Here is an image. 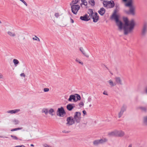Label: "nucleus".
<instances>
[{
    "label": "nucleus",
    "mask_w": 147,
    "mask_h": 147,
    "mask_svg": "<svg viewBox=\"0 0 147 147\" xmlns=\"http://www.w3.org/2000/svg\"><path fill=\"white\" fill-rule=\"evenodd\" d=\"M93 144L95 146H97L100 144L99 140H94L93 142Z\"/></svg>",
    "instance_id": "393cba45"
},
{
    "label": "nucleus",
    "mask_w": 147,
    "mask_h": 147,
    "mask_svg": "<svg viewBox=\"0 0 147 147\" xmlns=\"http://www.w3.org/2000/svg\"><path fill=\"white\" fill-rule=\"evenodd\" d=\"M5 138H8V137H5Z\"/></svg>",
    "instance_id": "052dcab7"
},
{
    "label": "nucleus",
    "mask_w": 147,
    "mask_h": 147,
    "mask_svg": "<svg viewBox=\"0 0 147 147\" xmlns=\"http://www.w3.org/2000/svg\"><path fill=\"white\" fill-rule=\"evenodd\" d=\"M91 106H92V105H91V104H90V105H89V107H91Z\"/></svg>",
    "instance_id": "4d7b16f0"
},
{
    "label": "nucleus",
    "mask_w": 147,
    "mask_h": 147,
    "mask_svg": "<svg viewBox=\"0 0 147 147\" xmlns=\"http://www.w3.org/2000/svg\"><path fill=\"white\" fill-rule=\"evenodd\" d=\"M13 123L15 125H17L19 123V121L18 120L14 119L12 121Z\"/></svg>",
    "instance_id": "72a5a7b5"
},
{
    "label": "nucleus",
    "mask_w": 147,
    "mask_h": 147,
    "mask_svg": "<svg viewBox=\"0 0 147 147\" xmlns=\"http://www.w3.org/2000/svg\"><path fill=\"white\" fill-rule=\"evenodd\" d=\"M88 2L89 4L92 6H94L95 5V2L94 0H89Z\"/></svg>",
    "instance_id": "c85d7f7f"
},
{
    "label": "nucleus",
    "mask_w": 147,
    "mask_h": 147,
    "mask_svg": "<svg viewBox=\"0 0 147 147\" xmlns=\"http://www.w3.org/2000/svg\"><path fill=\"white\" fill-rule=\"evenodd\" d=\"M123 21L125 23L123 26H122V29H123L124 34L127 35L133 32L135 26V23L134 20L129 21L127 18H124Z\"/></svg>",
    "instance_id": "f257e3e1"
},
{
    "label": "nucleus",
    "mask_w": 147,
    "mask_h": 147,
    "mask_svg": "<svg viewBox=\"0 0 147 147\" xmlns=\"http://www.w3.org/2000/svg\"><path fill=\"white\" fill-rule=\"evenodd\" d=\"M123 113L120 111L118 113V117L120 118L123 114Z\"/></svg>",
    "instance_id": "e433bc0d"
},
{
    "label": "nucleus",
    "mask_w": 147,
    "mask_h": 147,
    "mask_svg": "<svg viewBox=\"0 0 147 147\" xmlns=\"http://www.w3.org/2000/svg\"><path fill=\"white\" fill-rule=\"evenodd\" d=\"M76 62L78 63H79L80 64H81L82 65H83V63L80 61L78 59H76Z\"/></svg>",
    "instance_id": "58836bf2"
},
{
    "label": "nucleus",
    "mask_w": 147,
    "mask_h": 147,
    "mask_svg": "<svg viewBox=\"0 0 147 147\" xmlns=\"http://www.w3.org/2000/svg\"><path fill=\"white\" fill-rule=\"evenodd\" d=\"M81 113L80 112H76L75 113L74 116V120L77 123L80 122L81 117Z\"/></svg>",
    "instance_id": "0eeeda50"
},
{
    "label": "nucleus",
    "mask_w": 147,
    "mask_h": 147,
    "mask_svg": "<svg viewBox=\"0 0 147 147\" xmlns=\"http://www.w3.org/2000/svg\"><path fill=\"white\" fill-rule=\"evenodd\" d=\"M88 13L89 14V17H91V16H92L93 15H94L93 11L92 10L90 9H88Z\"/></svg>",
    "instance_id": "aec40b11"
},
{
    "label": "nucleus",
    "mask_w": 147,
    "mask_h": 147,
    "mask_svg": "<svg viewBox=\"0 0 147 147\" xmlns=\"http://www.w3.org/2000/svg\"><path fill=\"white\" fill-rule=\"evenodd\" d=\"M100 1H104V0H100Z\"/></svg>",
    "instance_id": "bf43d9fd"
},
{
    "label": "nucleus",
    "mask_w": 147,
    "mask_h": 147,
    "mask_svg": "<svg viewBox=\"0 0 147 147\" xmlns=\"http://www.w3.org/2000/svg\"><path fill=\"white\" fill-rule=\"evenodd\" d=\"M62 132L65 133H69L70 131H66L65 130H63L62 131Z\"/></svg>",
    "instance_id": "de8ad7c7"
},
{
    "label": "nucleus",
    "mask_w": 147,
    "mask_h": 147,
    "mask_svg": "<svg viewBox=\"0 0 147 147\" xmlns=\"http://www.w3.org/2000/svg\"><path fill=\"white\" fill-rule=\"evenodd\" d=\"M59 13H56L55 14V16L57 18L59 16Z\"/></svg>",
    "instance_id": "37998d69"
},
{
    "label": "nucleus",
    "mask_w": 147,
    "mask_h": 147,
    "mask_svg": "<svg viewBox=\"0 0 147 147\" xmlns=\"http://www.w3.org/2000/svg\"><path fill=\"white\" fill-rule=\"evenodd\" d=\"M102 4L104 7L107 8H113L115 5L114 1L112 0L109 1L104 0L103 1Z\"/></svg>",
    "instance_id": "20e7f679"
},
{
    "label": "nucleus",
    "mask_w": 147,
    "mask_h": 147,
    "mask_svg": "<svg viewBox=\"0 0 147 147\" xmlns=\"http://www.w3.org/2000/svg\"><path fill=\"white\" fill-rule=\"evenodd\" d=\"M66 114V112L65 111L63 108L61 107L58 108L57 111V115L59 117H63Z\"/></svg>",
    "instance_id": "423d86ee"
},
{
    "label": "nucleus",
    "mask_w": 147,
    "mask_h": 147,
    "mask_svg": "<svg viewBox=\"0 0 147 147\" xmlns=\"http://www.w3.org/2000/svg\"><path fill=\"white\" fill-rule=\"evenodd\" d=\"M115 83H116V84H117L120 85H122V83L121 79L120 77H116L115 78Z\"/></svg>",
    "instance_id": "2eb2a0df"
},
{
    "label": "nucleus",
    "mask_w": 147,
    "mask_h": 147,
    "mask_svg": "<svg viewBox=\"0 0 147 147\" xmlns=\"http://www.w3.org/2000/svg\"><path fill=\"white\" fill-rule=\"evenodd\" d=\"M8 35L10 37H15L16 36V34L15 32L10 31H8L7 32Z\"/></svg>",
    "instance_id": "a211bd4d"
},
{
    "label": "nucleus",
    "mask_w": 147,
    "mask_h": 147,
    "mask_svg": "<svg viewBox=\"0 0 147 147\" xmlns=\"http://www.w3.org/2000/svg\"><path fill=\"white\" fill-rule=\"evenodd\" d=\"M72 100H73L74 101L76 102V100L75 99V95H71L69 97L68 99V100L69 101H71Z\"/></svg>",
    "instance_id": "dca6fc26"
},
{
    "label": "nucleus",
    "mask_w": 147,
    "mask_h": 147,
    "mask_svg": "<svg viewBox=\"0 0 147 147\" xmlns=\"http://www.w3.org/2000/svg\"><path fill=\"white\" fill-rule=\"evenodd\" d=\"M126 106L124 105H123L121 108L120 111L123 113L125 111H126Z\"/></svg>",
    "instance_id": "4be33fe9"
},
{
    "label": "nucleus",
    "mask_w": 147,
    "mask_h": 147,
    "mask_svg": "<svg viewBox=\"0 0 147 147\" xmlns=\"http://www.w3.org/2000/svg\"><path fill=\"white\" fill-rule=\"evenodd\" d=\"M13 62L15 66H17L18 65L19 63V61L16 59H13Z\"/></svg>",
    "instance_id": "cd10ccee"
},
{
    "label": "nucleus",
    "mask_w": 147,
    "mask_h": 147,
    "mask_svg": "<svg viewBox=\"0 0 147 147\" xmlns=\"http://www.w3.org/2000/svg\"><path fill=\"white\" fill-rule=\"evenodd\" d=\"M66 124L71 125L75 123V120L72 117H69L67 118Z\"/></svg>",
    "instance_id": "6e6552de"
},
{
    "label": "nucleus",
    "mask_w": 147,
    "mask_h": 147,
    "mask_svg": "<svg viewBox=\"0 0 147 147\" xmlns=\"http://www.w3.org/2000/svg\"><path fill=\"white\" fill-rule=\"evenodd\" d=\"M80 50L82 52V54L86 57H88L89 55H87L84 51L82 47H80Z\"/></svg>",
    "instance_id": "5701e85b"
},
{
    "label": "nucleus",
    "mask_w": 147,
    "mask_h": 147,
    "mask_svg": "<svg viewBox=\"0 0 147 147\" xmlns=\"http://www.w3.org/2000/svg\"><path fill=\"white\" fill-rule=\"evenodd\" d=\"M105 9L103 7H102L99 10L98 13L101 16H103L105 13Z\"/></svg>",
    "instance_id": "f3484780"
},
{
    "label": "nucleus",
    "mask_w": 147,
    "mask_h": 147,
    "mask_svg": "<svg viewBox=\"0 0 147 147\" xmlns=\"http://www.w3.org/2000/svg\"><path fill=\"white\" fill-rule=\"evenodd\" d=\"M122 1L125 2L127 1V3L125 4L124 5L126 7H129V10H125L124 11V12L128 15L134 16L135 14V7L133 5L134 0H122Z\"/></svg>",
    "instance_id": "7ed1b4c3"
},
{
    "label": "nucleus",
    "mask_w": 147,
    "mask_h": 147,
    "mask_svg": "<svg viewBox=\"0 0 147 147\" xmlns=\"http://www.w3.org/2000/svg\"><path fill=\"white\" fill-rule=\"evenodd\" d=\"M32 39L34 40H37L39 42L40 41L39 38L36 36H35V37L33 38Z\"/></svg>",
    "instance_id": "c9c22d12"
},
{
    "label": "nucleus",
    "mask_w": 147,
    "mask_h": 147,
    "mask_svg": "<svg viewBox=\"0 0 147 147\" xmlns=\"http://www.w3.org/2000/svg\"><path fill=\"white\" fill-rule=\"evenodd\" d=\"M22 129V127H18V128L11 129V131H17V130H20V129Z\"/></svg>",
    "instance_id": "f704fd0d"
},
{
    "label": "nucleus",
    "mask_w": 147,
    "mask_h": 147,
    "mask_svg": "<svg viewBox=\"0 0 147 147\" xmlns=\"http://www.w3.org/2000/svg\"><path fill=\"white\" fill-rule=\"evenodd\" d=\"M86 0H82V3H80V5L81 6H82L83 4L85 5V6H86L87 5V3L86 1H85Z\"/></svg>",
    "instance_id": "473e14b6"
},
{
    "label": "nucleus",
    "mask_w": 147,
    "mask_h": 147,
    "mask_svg": "<svg viewBox=\"0 0 147 147\" xmlns=\"http://www.w3.org/2000/svg\"><path fill=\"white\" fill-rule=\"evenodd\" d=\"M82 112L84 115H85L86 114V112L85 110H83Z\"/></svg>",
    "instance_id": "3c124183"
},
{
    "label": "nucleus",
    "mask_w": 147,
    "mask_h": 147,
    "mask_svg": "<svg viewBox=\"0 0 147 147\" xmlns=\"http://www.w3.org/2000/svg\"><path fill=\"white\" fill-rule=\"evenodd\" d=\"M108 82H109L111 87L114 86L116 85V83H115V82H114L111 80H109L108 81Z\"/></svg>",
    "instance_id": "6ab92c4d"
},
{
    "label": "nucleus",
    "mask_w": 147,
    "mask_h": 147,
    "mask_svg": "<svg viewBox=\"0 0 147 147\" xmlns=\"http://www.w3.org/2000/svg\"><path fill=\"white\" fill-rule=\"evenodd\" d=\"M145 92L146 94H147V87L146 88Z\"/></svg>",
    "instance_id": "864d4df0"
},
{
    "label": "nucleus",
    "mask_w": 147,
    "mask_h": 147,
    "mask_svg": "<svg viewBox=\"0 0 147 147\" xmlns=\"http://www.w3.org/2000/svg\"><path fill=\"white\" fill-rule=\"evenodd\" d=\"M48 110L46 108H44L42 110V113H44L46 115H47L48 113Z\"/></svg>",
    "instance_id": "c756f323"
},
{
    "label": "nucleus",
    "mask_w": 147,
    "mask_h": 147,
    "mask_svg": "<svg viewBox=\"0 0 147 147\" xmlns=\"http://www.w3.org/2000/svg\"><path fill=\"white\" fill-rule=\"evenodd\" d=\"M80 18L81 20L86 21H88L90 20V18L86 14H85L83 16H81Z\"/></svg>",
    "instance_id": "9b49d317"
},
{
    "label": "nucleus",
    "mask_w": 147,
    "mask_h": 147,
    "mask_svg": "<svg viewBox=\"0 0 147 147\" xmlns=\"http://www.w3.org/2000/svg\"><path fill=\"white\" fill-rule=\"evenodd\" d=\"M71 22L72 23H73L74 22V21L73 19H72L71 18Z\"/></svg>",
    "instance_id": "603ef678"
},
{
    "label": "nucleus",
    "mask_w": 147,
    "mask_h": 147,
    "mask_svg": "<svg viewBox=\"0 0 147 147\" xmlns=\"http://www.w3.org/2000/svg\"><path fill=\"white\" fill-rule=\"evenodd\" d=\"M125 135L124 132L121 130H117V137H122Z\"/></svg>",
    "instance_id": "ddd939ff"
},
{
    "label": "nucleus",
    "mask_w": 147,
    "mask_h": 147,
    "mask_svg": "<svg viewBox=\"0 0 147 147\" xmlns=\"http://www.w3.org/2000/svg\"><path fill=\"white\" fill-rule=\"evenodd\" d=\"M143 123L144 125H147V116L144 117Z\"/></svg>",
    "instance_id": "bb28decb"
},
{
    "label": "nucleus",
    "mask_w": 147,
    "mask_h": 147,
    "mask_svg": "<svg viewBox=\"0 0 147 147\" xmlns=\"http://www.w3.org/2000/svg\"><path fill=\"white\" fill-rule=\"evenodd\" d=\"M91 100V98L90 97H89L88 98V102H90Z\"/></svg>",
    "instance_id": "c03bdc74"
},
{
    "label": "nucleus",
    "mask_w": 147,
    "mask_h": 147,
    "mask_svg": "<svg viewBox=\"0 0 147 147\" xmlns=\"http://www.w3.org/2000/svg\"><path fill=\"white\" fill-rule=\"evenodd\" d=\"M79 105L80 107H82L84 106V104L82 102H81L79 104Z\"/></svg>",
    "instance_id": "ea45409f"
},
{
    "label": "nucleus",
    "mask_w": 147,
    "mask_h": 147,
    "mask_svg": "<svg viewBox=\"0 0 147 147\" xmlns=\"http://www.w3.org/2000/svg\"><path fill=\"white\" fill-rule=\"evenodd\" d=\"M109 134L112 136H117V130H115L114 131L109 133Z\"/></svg>",
    "instance_id": "412c9836"
},
{
    "label": "nucleus",
    "mask_w": 147,
    "mask_h": 147,
    "mask_svg": "<svg viewBox=\"0 0 147 147\" xmlns=\"http://www.w3.org/2000/svg\"><path fill=\"white\" fill-rule=\"evenodd\" d=\"M48 113L51 116H53L55 115V114H53V113H55V111L52 108L50 109L48 111Z\"/></svg>",
    "instance_id": "b1692460"
},
{
    "label": "nucleus",
    "mask_w": 147,
    "mask_h": 147,
    "mask_svg": "<svg viewBox=\"0 0 147 147\" xmlns=\"http://www.w3.org/2000/svg\"><path fill=\"white\" fill-rule=\"evenodd\" d=\"M0 138H2V137H2V136H0Z\"/></svg>",
    "instance_id": "680f3d73"
},
{
    "label": "nucleus",
    "mask_w": 147,
    "mask_h": 147,
    "mask_svg": "<svg viewBox=\"0 0 147 147\" xmlns=\"http://www.w3.org/2000/svg\"><path fill=\"white\" fill-rule=\"evenodd\" d=\"M70 5L71 6L72 12L74 14H76L80 8L79 5L70 3Z\"/></svg>",
    "instance_id": "39448f33"
},
{
    "label": "nucleus",
    "mask_w": 147,
    "mask_h": 147,
    "mask_svg": "<svg viewBox=\"0 0 147 147\" xmlns=\"http://www.w3.org/2000/svg\"><path fill=\"white\" fill-rule=\"evenodd\" d=\"M147 32V26L144 24L142 30L141 35L143 36H145Z\"/></svg>",
    "instance_id": "1a4fd4ad"
},
{
    "label": "nucleus",
    "mask_w": 147,
    "mask_h": 147,
    "mask_svg": "<svg viewBox=\"0 0 147 147\" xmlns=\"http://www.w3.org/2000/svg\"><path fill=\"white\" fill-rule=\"evenodd\" d=\"M92 18L93 19V22H96L99 19V16L96 12L94 13L92 16L90 17V18Z\"/></svg>",
    "instance_id": "9d476101"
},
{
    "label": "nucleus",
    "mask_w": 147,
    "mask_h": 147,
    "mask_svg": "<svg viewBox=\"0 0 147 147\" xmlns=\"http://www.w3.org/2000/svg\"><path fill=\"white\" fill-rule=\"evenodd\" d=\"M115 9L114 10L113 13L111 16V19L114 20L119 27L120 30H121L122 28L123 23L119 20V16L117 14V12L119 9V5L117 3L115 4Z\"/></svg>",
    "instance_id": "f03ea898"
},
{
    "label": "nucleus",
    "mask_w": 147,
    "mask_h": 147,
    "mask_svg": "<svg viewBox=\"0 0 147 147\" xmlns=\"http://www.w3.org/2000/svg\"><path fill=\"white\" fill-rule=\"evenodd\" d=\"M100 144H103L107 141V139L106 138H102L99 140Z\"/></svg>",
    "instance_id": "a878e982"
},
{
    "label": "nucleus",
    "mask_w": 147,
    "mask_h": 147,
    "mask_svg": "<svg viewBox=\"0 0 147 147\" xmlns=\"http://www.w3.org/2000/svg\"><path fill=\"white\" fill-rule=\"evenodd\" d=\"M11 136L14 140H18V138L16 136H13L12 135H11Z\"/></svg>",
    "instance_id": "4c0bfd02"
},
{
    "label": "nucleus",
    "mask_w": 147,
    "mask_h": 147,
    "mask_svg": "<svg viewBox=\"0 0 147 147\" xmlns=\"http://www.w3.org/2000/svg\"><path fill=\"white\" fill-rule=\"evenodd\" d=\"M75 107V105L74 104H69L67 105V109L69 111L72 110Z\"/></svg>",
    "instance_id": "4468645a"
},
{
    "label": "nucleus",
    "mask_w": 147,
    "mask_h": 147,
    "mask_svg": "<svg viewBox=\"0 0 147 147\" xmlns=\"http://www.w3.org/2000/svg\"><path fill=\"white\" fill-rule=\"evenodd\" d=\"M14 147H25V146L23 145H21L20 146H15Z\"/></svg>",
    "instance_id": "09e8293b"
},
{
    "label": "nucleus",
    "mask_w": 147,
    "mask_h": 147,
    "mask_svg": "<svg viewBox=\"0 0 147 147\" xmlns=\"http://www.w3.org/2000/svg\"><path fill=\"white\" fill-rule=\"evenodd\" d=\"M49 90V89L48 88H45L44 89V92H47Z\"/></svg>",
    "instance_id": "79ce46f5"
},
{
    "label": "nucleus",
    "mask_w": 147,
    "mask_h": 147,
    "mask_svg": "<svg viewBox=\"0 0 147 147\" xmlns=\"http://www.w3.org/2000/svg\"><path fill=\"white\" fill-rule=\"evenodd\" d=\"M23 39H25V37H24Z\"/></svg>",
    "instance_id": "e2e57ef3"
},
{
    "label": "nucleus",
    "mask_w": 147,
    "mask_h": 147,
    "mask_svg": "<svg viewBox=\"0 0 147 147\" xmlns=\"http://www.w3.org/2000/svg\"><path fill=\"white\" fill-rule=\"evenodd\" d=\"M128 147H132V144H129V145Z\"/></svg>",
    "instance_id": "5fc2aeb1"
},
{
    "label": "nucleus",
    "mask_w": 147,
    "mask_h": 147,
    "mask_svg": "<svg viewBox=\"0 0 147 147\" xmlns=\"http://www.w3.org/2000/svg\"><path fill=\"white\" fill-rule=\"evenodd\" d=\"M2 23V22H1L0 20V25H1V24Z\"/></svg>",
    "instance_id": "13d9d810"
},
{
    "label": "nucleus",
    "mask_w": 147,
    "mask_h": 147,
    "mask_svg": "<svg viewBox=\"0 0 147 147\" xmlns=\"http://www.w3.org/2000/svg\"><path fill=\"white\" fill-rule=\"evenodd\" d=\"M140 109L143 111H145L146 110V108L145 107H141Z\"/></svg>",
    "instance_id": "a19ab883"
},
{
    "label": "nucleus",
    "mask_w": 147,
    "mask_h": 147,
    "mask_svg": "<svg viewBox=\"0 0 147 147\" xmlns=\"http://www.w3.org/2000/svg\"><path fill=\"white\" fill-rule=\"evenodd\" d=\"M103 94H104V95H108V94L106 91H104V92H103Z\"/></svg>",
    "instance_id": "49530a36"
},
{
    "label": "nucleus",
    "mask_w": 147,
    "mask_h": 147,
    "mask_svg": "<svg viewBox=\"0 0 147 147\" xmlns=\"http://www.w3.org/2000/svg\"><path fill=\"white\" fill-rule=\"evenodd\" d=\"M20 111V109H16L13 110H10L8 111H7V113L11 114H15L17 113Z\"/></svg>",
    "instance_id": "f8f14e48"
},
{
    "label": "nucleus",
    "mask_w": 147,
    "mask_h": 147,
    "mask_svg": "<svg viewBox=\"0 0 147 147\" xmlns=\"http://www.w3.org/2000/svg\"><path fill=\"white\" fill-rule=\"evenodd\" d=\"M75 98H76L77 99V100H76V101L80 100L81 97L79 94H75Z\"/></svg>",
    "instance_id": "2f4dec72"
},
{
    "label": "nucleus",
    "mask_w": 147,
    "mask_h": 147,
    "mask_svg": "<svg viewBox=\"0 0 147 147\" xmlns=\"http://www.w3.org/2000/svg\"><path fill=\"white\" fill-rule=\"evenodd\" d=\"M3 75L1 73H0V79H2L3 78Z\"/></svg>",
    "instance_id": "8fccbe9b"
},
{
    "label": "nucleus",
    "mask_w": 147,
    "mask_h": 147,
    "mask_svg": "<svg viewBox=\"0 0 147 147\" xmlns=\"http://www.w3.org/2000/svg\"><path fill=\"white\" fill-rule=\"evenodd\" d=\"M30 146H32V147H33L34 146V145L33 144H31L30 145Z\"/></svg>",
    "instance_id": "6e6d98bb"
},
{
    "label": "nucleus",
    "mask_w": 147,
    "mask_h": 147,
    "mask_svg": "<svg viewBox=\"0 0 147 147\" xmlns=\"http://www.w3.org/2000/svg\"><path fill=\"white\" fill-rule=\"evenodd\" d=\"M80 1H82V0H72L71 3L76 4L79 3Z\"/></svg>",
    "instance_id": "7c9ffc66"
},
{
    "label": "nucleus",
    "mask_w": 147,
    "mask_h": 147,
    "mask_svg": "<svg viewBox=\"0 0 147 147\" xmlns=\"http://www.w3.org/2000/svg\"><path fill=\"white\" fill-rule=\"evenodd\" d=\"M20 76H23L24 77H25V75L24 73H22L20 74Z\"/></svg>",
    "instance_id": "a18cd8bd"
}]
</instances>
